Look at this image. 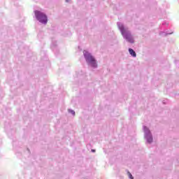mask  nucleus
<instances>
[{
  "label": "nucleus",
  "mask_w": 179,
  "mask_h": 179,
  "mask_svg": "<svg viewBox=\"0 0 179 179\" xmlns=\"http://www.w3.org/2000/svg\"><path fill=\"white\" fill-rule=\"evenodd\" d=\"M118 27L121 31L122 36H123V37L126 38L129 43H134V38L132 37L131 32H129L128 29H125L122 24L118 25Z\"/></svg>",
  "instance_id": "nucleus-1"
},
{
  "label": "nucleus",
  "mask_w": 179,
  "mask_h": 179,
  "mask_svg": "<svg viewBox=\"0 0 179 179\" xmlns=\"http://www.w3.org/2000/svg\"><path fill=\"white\" fill-rule=\"evenodd\" d=\"M34 13L37 20H38L40 23H43V24H47V22H48V18L44 13L38 10H35Z\"/></svg>",
  "instance_id": "nucleus-2"
},
{
  "label": "nucleus",
  "mask_w": 179,
  "mask_h": 179,
  "mask_svg": "<svg viewBox=\"0 0 179 179\" xmlns=\"http://www.w3.org/2000/svg\"><path fill=\"white\" fill-rule=\"evenodd\" d=\"M83 54L87 62H88V64H90V65L93 66V68H96L97 63L96 62V59H94V57H93V56H92V55H90V53L87 52V51H84Z\"/></svg>",
  "instance_id": "nucleus-3"
},
{
  "label": "nucleus",
  "mask_w": 179,
  "mask_h": 179,
  "mask_svg": "<svg viewBox=\"0 0 179 179\" xmlns=\"http://www.w3.org/2000/svg\"><path fill=\"white\" fill-rule=\"evenodd\" d=\"M144 132L145 134V138H147L148 143H152V142H153V138H152V134H150L149 129H148L146 127H144Z\"/></svg>",
  "instance_id": "nucleus-4"
},
{
  "label": "nucleus",
  "mask_w": 179,
  "mask_h": 179,
  "mask_svg": "<svg viewBox=\"0 0 179 179\" xmlns=\"http://www.w3.org/2000/svg\"><path fill=\"white\" fill-rule=\"evenodd\" d=\"M129 52L132 57H136V52H135L132 49H129Z\"/></svg>",
  "instance_id": "nucleus-5"
},
{
  "label": "nucleus",
  "mask_w": 179,
  "mask_h": 179,
  "mask_svg": "<svg viewBox=\"0 0 179 179\" xmlns=\"http://www.w3.org/2000/svg\"><path fill=\"white\" fill-rule=\"evenodd\" d=\"M127 174H128L129 178L130 179H134V176H132V174H131L129 172H127Z\"/></svg>",
  "instance_id": "nucleus-6"
},
{
  "label": "nucleus",
  "mask_w": 179,
  "mask_h": 179,
  "mask_svg": "<svg viewBox=\"0 0 179 179\" xmlns=\"http://www.w3.org/2000/svg\"><path fill=\"white\" fill-rule=\"evenodd\" d=\"M71 114H73V115H75V111L71 110Z\"/></svg>",
  "instance_id": "nucleus-7"
},
{
  "label": "nucleus",
  "mask_w": 179,
  "mask_h": 179,
  "mask_svg": "<svg viewBox=\"0 0 179 179\" xmlns=\"http://www.w3.org/2000/svg\"><path fill=\"white\" fill-rule=\"evenodd\" d=\"M92 152H96V150H92Z\"/></svg>",
  "instance_id": "nucleus-8"
}]
</instances>
